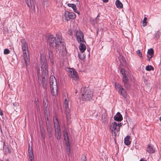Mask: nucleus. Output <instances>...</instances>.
<instances>
[{"label":"nucleus","mask_w":161,"mask_h":161,"mask_svg":"<svg viewBox=\"0 0 161 161\" xmlns=\"http://www.w3.org/2000/svg\"><path fill=\"white\" fill-rule=\"evenodd\" d=\"M146 69L147 71H151V70H153L154 68L151 65H148L146 66Z\"/></svg>","instance_id":"nucleus-31"},{"label":"nucleus","mask_w":161,"mask_h":161,"mask_svg":"<svg viewBox=\"0 0 161 161\" xmlns=\"http://www.w3.org/2000/svg\"><path fill=\"white\" fill-rule=\"evenodd\" d=\"M47 39L51 48L56 49L58 48L59 54L61 55H64L66 53V48L62 42L61 35L57 34L56 37H54L52 35H49Z\"/></svg>","instance_id":"nucleus-1"},{"label":"nucleus","mask_w":161,"mask_h":161,"mask_svg":"<svg viewBox=\"0 0 161 161\" xmlns=\"http://www.w3.org/2000/svg\"><path fill=\"white\" fill-rule=\"evenodd\" d=\"M3 150L5 153H11V150L10 148L9 147L8 145H6L5 142L3 143Z\"/></svg>","instance_id":"nucleus-17"},{"label":"nucleus","mask_w":161,"mask_h":161,"mask_svg":"<svg viewBox=\"0 0 161 161\" xmlns=\"http://www.w3.org/2000/svg\"><path fill=\"white\" fill-rule=\"evenodd\" d=\"M29 154L30 161H34L33 159V155L32 150H29Z\"/></svg>","instance_id":"nucleus-26"},{"label":"nucleus","mask_w":161,"mask_h":161,"mask_svg":"<svg viewBox=\"0 0 161 161\" xmlns=\"http://www.w3.org/2000/svg\"><path fill=\"white\" fill-rule=\"evenodd\" d=\"M147 152L149 153H153L154 152V150L153 147L150 145H148L147 148Z\"/></svg>","instance_id":"nucleus-27"},{"label":"nucleus","mask_w":161,"mask_h":161,"mask_svg":"<svg viewBox=\"0 0 161 161\" xmlns=\"http://www.w3.org/2000/svg\"><path fill=\"white\" fill-rule=\"evenodd\" d=\"M160 33L159 32H158L155 35V37L156 38V40H157L160 36Z\"/></svg>","instance_id":"nucleus-35"},{"label":"nucleus","mask_w":161,"mask_h":161,"mask_svg":"<svg viewBox=\"0 0 161 161\" xmlns=\"http://www.w3.org/2000/svg\"><path fill=\"white\" fill-rule=\"evenodd\" d=\"M68 33L70 35H72V31L71 30H69Z\"/></svg>","instance_id":"nucleus-39"},{"label":"nucleus","mask_w":161,"mask_h":161,"mask_svg":"<svg viewBox=\"0 0 161 161\" xmlns=\"http://www.w3.org/2000/svg\"><path fill=\"white\" fill-rule=\"evenodd\" d=\"M115 87L117 90H118V92L120 95L124 97H126L127 96L126 93L120 84L115 83Z\"/></svg>","instance_id":"nucleus-10"},{"label":"nucleus","mask_w":161,"mask_h":161,"mask_svg":"<svg viewBox=\"0 0 161 161\" xmlns=\"http://www.w3.org/2000/svg\"><path fill=\"white\" fill-rule=\"evenodd\" d=\"M147 17H144L143 20V23H142V25L143 26H145L147 24Z\"/></svg>","instance_id":"nucleus-32"},{"label":"nucleus","mask_w":161,"mask_h":161,"mask_svg":"<svg viewBox=\"0 0 161 161\" xmlns=\"http://www.w3.org/2000/svg\"><path fill=\"white\" fill-rule=\"evenodd\" d=\"M79 57L80 58V59H83L85 58V57H81V56H80V54H79Z\"/></svg>","instance_id":"nucleus-42"},{"label":"nucleus","mask_w":161,"mask_h":161,"mask_svg":"<svg viewBox=\"0 0 161 161\" xmlns=\"http://www.w3.org/2000/svg\"><path fill=\"white\" fill-rule=\"evenodd\" d=\"M136 53L137 54H138V56H139L140 58H142V53L140 52V50H137V51H136Z\"/></svg>","instance_id":"nucleus-36"},{"label":"nucleus","mask_w":161,"mask_h":161,"mask_svg":"<svg viewBox=\"0 0 161 161\" xmlns=\"http://www.w3.org/2000/svg\"><path fill=\"white\" fill-rule=\"evenodd\" d=\"M41 61L42 75L47 77L48 75V71L46 59L44 56H41Z\"/></svg>","instance_id":"nucleus-6"},{"label":"nucleus","mask_w":161,"mask_h":161,"mask_svg":"<svg viewBox=\"0 0 161 161\" xmlns=\"http://www.w3.org/2000/svg\"><path fill=\"white\" fill-rule=\"evenodd\" d=\"M121 123L118 124L115 122L112 123L110 125V129L111 130L113 135L115 136L116 132H118L119 130V128L121 126Z\"/></svg>","instance_id":"nucleus-8"},{"label":"nucleus","mask_w":161,"mask_h":161,"mask_svg":"<svg viewBox=\"0 0 161 161\" xmlns=\"http://www.w3.org/2000/svg\"><path fill=\"white\" fill-rule=\"evenodd\" d=\"M67 71L68 75L73 80H78V75L74 69L69 68Z\"/></svg>","instance_id":"nucleus-9"},{"label":"nucleus","mask_w":161,"mask_h":161,"mask_svg":"<svg viewBox=\"0 0 161 161\" xmlns=\"http://www.w3.org/2000/svg\"><path fill=\"white\" fill-rule=\"evenodd\" d=\"M48 132V136L49 137L51 138L53 136V131H50Z\"/></svg>","instance_id":"nucleus-37"},{"label":"nucleus","mask_w":161,"mask_h":161,"mask_svg":"<svg viewBox=\"0 0 161 161\" xmlns=\"http://www.w3.org/2000/svg\"><path fill=\"white\" fill-rule=\"evenodd\" d=\"M115 4L117 8H123V5L122 3L119 0H116L115 2Z\"/></svg>","instance_id":"nucleus-24"},{"label":"nucleus","mask_w":161,"mask_h":161,"mask_svg":"<svg viewBox=\"0 0 161 161\" xmlns=\"http://www.w3.org/2000/svg\"><path fill=\"white\" fill-rule=\"evenodd\" d=\"M130 136L128 135L126 136L124 139V143L126 145H128L130 144V142L129 141L130 139Z\"/></svg>","instance_id":"nucleus-23"},{"label":"nucleus","mask_w":161,"mask_h":161,"mask_svg":"<svg viewBox=\"0 0 161 161\" xmlns=\"http://www.w3.org/2000/svg\"><path fill=\"white\" fill-rule=\"evenodd\" d=\"M104 112L103 114L101 120L103 124L104 125H106L108 123V120L105 111L104 110Z\"/></svg>","instance_id":"nucleus-13"},{"label":"nucleus","mask_w":161,"mask_h":161,"mask_svg":"<svg viewBox=\"0 0 161 161\" xmlns=\"http://www.w3.org/2000/svg\"><path fill=\"white\" fill-rule=\"evenodd\" d=\"M159 120H160V121L161 122V115L160 117L159 118Z\"/></svg>","instance_id":"nucleus-46"},{"label":"nucleus","mask_w":161,"mask_h":161,"mask_svg":"<svg viewBox=\"0 0 161 161\" xmlns=\"http://www.w3.org/2000/svg\"><path fill=\"white\" fill-rule=\"evenodd\" d=\"M3 111L1 109V108H0V115L1 116H3Z\"/></svg>","instance_id":"nucleus-40"},{"label":"nucleus","mask_w":161,"mask_h":161,"mask_svg":"<svg viewBox=\"0 0 161 161\" xmlns=\"http://www.w3.org/2000/svg\"><path fill=\"white\" fill-rule=\"evenodd\" d=\"M47 126L48 132L52 131V126L50 124H47Z\"/></svg>","instance_id":"nucleus-30"},{"label":"nucleus","mask_w":161,"mask_h":161,"mask_svg":"<svg viewBox=\"0 0 161 161\" xmlns=\"http://www.w3.org/2000/svg\"><path fill=\"white\" fill-rule=\"evenodd\" d=\"M6 161H10L8 159H7L6 160Z\"/></svg>","instance_id":"nucleus-47"},{"label":"nucleus","mask_w":161,"mask_h":161,"mask_svg":"<svg viewBox=\"0 0 161 161\" xmlns=\"http://www.w3.org/2000/svg\"><path fill=\"white\" fill-rule=\"evenodd\" d=\"M114 119L118 121H120L123 119L122 115L119 112H118L116 115L114 117Z\"/></svg>","instance_id":"nucleus-18"},{"label":"nucleus","mask_w":161,"mask_h":161,"mask_svg":"<svg viewBox=\"0 0 161 161\" xmlns=\"http://www.w3.org/2000/svg\"><path fill=\"white\" fill-rule=\"evenodd\" d=\"M140 161H147L146 160H143L142 159H141Z\"/></svg>","instance_id":"nucleus-45"},{"label":"nucleus","mask_w":161,"mask_h":161,"mask_svg":"<svg viewBox=\"0 0 161 161\" xmlns=\"http://www.w3.org/2000/svg\"><path fill=\"white\" fill-rule=\"evenodd\" d=\"M64 101V106L65 111L66 114V117L67 118L70 116V109L69 107V98L67 94H65L63 97Z\"/></svg>","instance_id":"nucleus-7"},{"label":"nucleus","mask_w":161,"mask_h":161,"mask_svg":"<svg viewBox=\"0 0 161 161\" xmlns=\"http://www.w3.org/2000/svg\"><path fill=\"white\" fill-rule=\"evenodd\" d=\"M63 136L64 140L65 141H69L68 133L66 130H64L63 131Z\"/></svg>","instance_id":"nucleus-25"},{"label":"nucleus","mask_w":161,"mask_h":161,"mask_svg":"<svg viewBox=\"0 0 161 161\" xmlns=\"http://www.w3.org/2000/svg\"><path fill=\"white\" fill-rule=\"evenodd\" d=\"M124 86L126 89L128 90L129 89L130 87V85L129 83V82L126 83H124Z\"/></svg>","instance_id":"nucleus-33"},{"label":"nucleus","mask_w":161,"mask_h":161,"mask_svg":"<svg viewBox=\"0 0 161 161\" xmlns=\"http://www.w3.org/2000/svg\"><path fill=\"white\" fill-rule=\"evenodd\" d=\"M154 53V50L153 48H151L148 50L147 52V57L149 61H150V59L153 57V55Z\"/></svg>","instance_id":"nucleus-15"},{"label":"nucleus","mask_w":161,"mask_h":161,"mask_svg":"<svg viewBox=\"0 0 161 161\" xmlns=\"http://www.w3.org/2000/svg\"><path fill=\"white\" fill-rule=\"evenodd\" d=\"M49 86L52 95L56 96L58 94V87L56 78L53 76H51L49 79Z\"/></svg>","instance_id":"nucleus-3"},{"label":"nucleus","mask_w":161,"mask_h":161,"mask_svg":"<svg viewBox=\"0 0 161 161\" xmlns=\"http://www.w3.org/2000/svg\"><path fill=\"white\" fill-rule=\"evenodd\" d=\"M69 143V141H66L65 143L66 149L67 150V153L68 154H69L70 151V146Z\"/></svg>","instance_id":"nucleus-22"},{"label":"nucleus","mask_w":161,"mask_h":161,"mask_svg":"<svg viewBox=\"0 0 161 161\" xmlns=\"http://www.w3.org/2000/svg\"><path fill=\"white\" fill-rule=\"evenodd\" d=\"M81 160H82V161H86V157L85 155H82Z\"/></svg>","instance_id":"nucleus-38"},{"label":"nucleus","mask_w":161,"mask_h":161,"mask_svg":"<svg viewBox=\"0 0 161 161\" xmlns=\"http://www.w3.org/2000/svg\"><path fill=\"white\" fill-rule=\"evenodd\" d=\"M75 35L77 40L78 42H85L84 34L80 30H77L76 31Z\"/></svg>","instance_id":"nucleus-11"},{"label":"nucleus","mask_w":161,"mask_h":161,"mask_svg":"<svg viewBox=\"0 0 161 161\" xmlns=\"http://www.w3.org/2000/svg\"><path fill=\"white\" fill-rule=\"evenodd\" d=\"M10 51L8 49H5L4 50V54H8L10 53Z\"/></svg>","instance_id":"nucleus-34"},{"label":"nucleus","mask_w":161,"mask_h":161,"mask_svg":"<svg viewBox=\"0 0 161 161\" xmlns=\"http://www.w3.org/2000/svg\"><path fill=\"white\" fill-rule=\"evenodd\" d=\"M28 1V0H26L25 2L30 8H35V0H30V2H27Z\"/></svg>","instance_id":"nucleus-16"},{"label":"nucleus","mask_w":161,"mask_h":161,"mask_svg":"<svg viewBox=\"0 0 161 161\" xmlns=\"http://www.w3.org/2000/svg\"><path fill=\"white\" fill-rule=\"evenodd\" d=\"M81 98L83 101L90 100L93 96V93L91 90L86 87H82L80 90Z\"/></svg>","instance_id":"nucleus-4"},{"label":"nucleus","mask_w":161,"mask_h":161,"mask_svg":"<svg viewBox=\"0 0 161 161\" xmlns=\"http://www.w3.org/2000/svg\"><path fill=\"white\" fill-rule=\"evenodd\" d=\"M54 126L55 130V136L58 140L61 138V133L60 127L59 125L58 119L56 117L54 118L53 120Z\"/></svg>","instance_id":"nucleus-5"},{"label":"nucleus","mask_w":161,"mask_h":161,"mask_svg":"<svg viewBox=\"0 0 161 161\" xmlns=\"http://www.w3.org/2000/svg\"><path fill=\"white\" fill-rule=\"evenodd\" d=\"M122 64H121L119 67V69H120V72L122 75H125L126 74L125 73V69L122 68L121 66Z\"/></svg>","instance_id":"nucleus-29"},{"label":"nucleus","mask_w":161,"mask_h":161,"mask_svg":"<svg viewBox=\"0 0 161 161\" xmlns=\"http://www.w3.org/2000/svg\"><path fill=\"white\" fill-rule=\"evenodd\" d=\"M37 72L38 74L40 72V70L39 69H38V70H37Z\"/></svg>","instance_id":"nucleus-44"},{"label":"nucleus","mask_w":161,"mask_h":161,"mask_svg":"<svg viewBox=\"0 0 161 161\" xmlns=\"http://www.w3.org/2000/svg\"><path fill=\"white\" fill-rule=\"evenodd\" d=\"M64 16L65 20L68 21L70 19H73L75 18L76 15L74 13H70L67 11H66L64 12Z\"/></svg>","instance_id":"nucleus-12"},{"label":"nucleus","mask_w":161,"mask_h":161,"mask_svg":"<svg viewBox=\"0 0 161 161\" xmlns=\"http://www.w3.org/2000/svg\"><path fill=\"white\" fill-rule=\"evenodd\" d=\"M103 31H107V29L106 28V27L105 26L104 28H103Z\"/></svg>","instance_id":"nucleus-41"},{"label":"nucleus","mask_w":161,"mask_h":161,"mask_svg":"<svg viewBox=\"0 0 161 161\" xmlns=\"http://www.w3.org/2000/svg\"><path fill=\"white\" fill-rule=\"evenodd\" d=\"M68 6L69 7H71L73 9L74 12H75L77 13L78 14L79 13V12L77 10L75 4L72 3H69L68 4Z\"/></svg>","instance_id":"nucleus-20"},{"label":"nucleus","mask_w":161,"mask_h":161,"mask_svg":"<svg viewBox=\"0 0 161 161\" xmlns=\"http://www.w3.org/2000/svg\"><path fill=\"white\" fill-rule=\"evenodd\" d=\"M21 42L24 61L26 66H27L30 63V56L28 50V48L27 44L24 39L21 40Z\"/></svg>","instance_id":"nucleus-2"},{"label":"nucleus","mask_w":161,"mask_h":161,"mask_svg":"<svg viewBox=\"0 0 161 161\" xmlns=\"http://www.w3.org/2000/svg\"><path fill=\"white\" fill-rule=\"evenodd\" d=\"M41 135L42 138L44 140L45 138V131L44 128L40 127Z\"/></svg>","instance_id":"nucleus-21"},{"label":"nucleus","mask_w":161,"mask_h":161,"mask_svg":"<svg viewBox=\"0 0 161 161\" xmlns=\"http://www.w3.org/2000/svg\"><path fill=\"white\" fill-rule=\"evenodd\" d=\"M103 3H107L108 2V0H102Z\"/></svg>","instance_id":"nucleus-43"},{"label":"nucleus","mask_w":161,"mask_h":161,"mask_svg":"<svg viewBox=\"0 0 161 161\" xmlns=\"http://www.w3.org/2000/svg\"><path fill=\"white\" fill-rule=\"evenodd\" d=\"M46 77L44 75L42 76V86L43 88L45 89H47V84L46 80Z\"/></svg>","instance_id":"nucleus-14"},{"label":"nucleus","mask_w":161,"mask_h":161,"mask_svg":"<svg viewBox=\"0 0 161 161\" xmlns=\"http://www.w3.org/2000/svg\"><path fill=\"white\" fill-rule=\"evenodd\" d=\"M83 42H81L79 47V49L82 52H84L86 49V47Z\"/></svg>","instance_id":"nucleus-19"},{"label":"nucleus","mask_w":161,"mask_h":161,"mask_svg":"<svg viewBox=\"0 0 161 161\" xmlns=\"http://www.w3.org/2000/svg\"><path fill=\"white\" fill-rule=\"evenodd\" d=\"M122 80L124 83H126L127 82H129V80L126 75H123L122 76Z\"/></svg>","instance_id":"nucleus-28"}]
</instances>
